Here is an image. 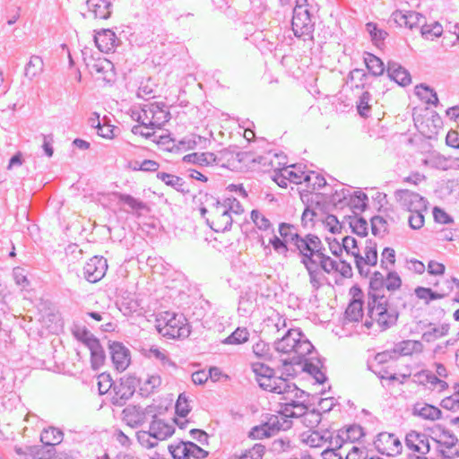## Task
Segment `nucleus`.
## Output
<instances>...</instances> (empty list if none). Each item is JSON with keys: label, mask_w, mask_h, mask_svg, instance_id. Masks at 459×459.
<instances>
[{"label": "nucleus", "mask_w": 459, "mask_h": 459, "mask_svg": "<svg viewBox=\"0 0 459 459\" xmlns=\"http://www.w3.org/2000/svg\"><path fill=\"white\" fill-rule=\"evenodd\" d=\"M274 349L285 356L281 361L286 371L290 370L286 368L288 366L302 365L303 370L309 373L317 383L326 381L325 374L321 371V359L316 358L314 346L299 329H289L281 338L274 342Z\"/></svg>", "instance_id": "f257e3e1"}, {"label": "nucleus", "mask_w": 459, "mask_h": 459, "mask_svg": "<svg viewBox=\"0 0 459 459\" xmlns=\"http://www.w3.org/2000/svg\"><path fill=\"white\" fill-rule=\"evenodd\" d=\"M385 278L379 272H375L369 281L368 291V316L364 325L369 329L377 324L381 331H385L396 325L399 313L393 307L384 294Z\"/></svg>", "instance_id": "f03ea898"}, {"label": "nucleus", "mask_w": 459, "mask_h": 459, "mask_svg": "<svg viewBox=\"0 0 459 459\" xmlns=\"http://www.w3.org/2000/svg\"><path fill=\"white\" fill-rule=\"evenodd\" d=\"M322 251H325V247L316 234L311 233L301 236L292 247V252L298 254L300 263L307 272L309 283L318 282L316 259Z\"/></svg>", "instance_id": "7ed1b4c3"}, {"label": "nucleus", "mask_w": 459, "mask_h": 459, "mask_svg": "<svg viewBox=\"0 0 459 459\" xmlns=\"http://www.w3.org/2000/svg\"><path fill=\"white\" fill-rule=\"evenodd\" d=\"M282 385L278 394L279 406L282 415L285 417L299 418L306 412V399L308 395L303 390L299 389L295 384L287 381L280 382Z\"/></svg>", "instance_id": "20e7f679"}, {"label": "nucleus", "mask_w": 459, "mask_h": 459, "mask_svg": "<svg viewBox=\"0 0 459 459\" xmlns=\"http://www.w3.org/2000/svg\"><path fill=\"white\" fill-rule=\"evenodd\" d=\"M157 330L164 337L180 339L188 337L191 331L183 315L165 311L157 318Z\"/></svg>", "instance_id": "39448f33"}, {"label": "nucleus", "mask_w": 459, "mask_h": 459, "mask_svg": "<svg viewBox=\"0 0 459 459\" xmlns=\"http://www.w3.org/2000/svg\"><path fill=\"white\" fill-rule=\"evenodd\" d=\"M170 119V112L164 102H152L143 105L136 121L145 126L160 128Z\"/></svg>", "instance_id": "423d86ee"}, {"label": "nucleus", "mask_w": 459, "mask_h": 459, "mask_svg": "<svg viewBox=\"0 0 459 459\" xmlns=\"http://www.w3.org/2000/svg\"><path fill=\"white\" fill-rule=\"evenodd\" d=\"M440 433L435 434V437H431V440L436 444V447L433 449V456L436 458L442 459H454L459 457V440L458 438L449 430L440 428Z\"/></svg>", "instance_id": "0eeeda50"}, {"label": "nucleus", "mask_w": 459, "mask_h": 459, "mask_svg": "<svg viewBox=\"0 0 459 459\" xmlns=\"http://www.w3.org/2000/svg\"><path fill=\"white\" fill-rule=\"evenodd\" d=\"M316 21L308 9H302L301 7L293 9V15L291 20V30L295 37L307 41H314V30Z\"/></svg>", "instance_id": "6e6552de"}, {"label": "nucleus", "mask_w": 459, "mask_h": 459, "mask_svg": "<svg viewBox=\"0 0 459 459\" xmlns=\"http://www.w3.org/2000/svg\"><path fill=\"white\" fill-rule=\"evenodd\" d=\"M430 438L425 433L416 430L408 432L404 443L407 449L412 452L410 456H414L416 459H435L430 448Z\"/></svg>", "instance_id": "1a4fd4ad"}, {"label": "nucleus", "mask_w": 459, "mask_h": 459, "mask_svg": "<svg viewBox=\"0 0 459 459\" xmlns=\"http://www.w3.org/2000/svg\"><path fill=\"white\" fill-rule=\"evenodd\" d=\"M232 216L221 200H215L211 205L210 216L206 218L207 225L215 232H225L231 229Z\"/></svg>", "instance_id": "9d476101"}, {"label": "nucleus", "mask_w": 459, "mask_h": 459, "mask_svg": "<svg viewBox=\"0 0 459 459\" xmlns=\"http://www.w3.org/2000/svg\"><path fill=\"white\" fill-rule=\"evenodd\" d=\"M155 411V407L149 405L142 407L135 404H128L122 411V420L129 427L137 429L151 420Z\"/></svg>", "instance_id": "9b49d317"}, {"label": "nucleus", "mask_w": 459, "mask_h": 459, "mask_svg": "<svg viewBox=\"0 0 459 459\" xmlns=\"http://www.w3.org/2000/svg\"><path fill=\"white\" fill-rule=\"evenodd\" d=\"M140 385V379L135 376L128 375L114 385V394L111 403L115 406H123L134 394L136 386Z\"/></svg>", "instance_id": "f8f14e48"}, {"label": "nucleus", "mask_w": 459, "mask_h": 459, "mask_svg": "<svg viewBox=\"0 0 459 459\" xmlns=\"http://www.w3.org/2000/svg\"><path fill=\"white\" fill-rule=\"evenodd\" d=\"M394 197L399 204L408 212H427L428 201L416 192L408 189H398Z\"/></svg>", "instance_id": "ddd939ff"}, {"label": "nucleus", "mask_w": 459, "mask_h": 459, "mask_svg": "<svg viewBox=\"0 0 459 459\" xmlns=\"http://www.w3.org/2000/svg\"><path fill=\"white\" fill-rule=\"evenodd\" d=\"M374 446L378 453L387 456L398 455L403 450L399 437L389 432L379 433L374 440Z\"/></svg>", "instance_id": "4468645a"}, {"label": "nucleus", "mask_w": 459, "mask_h": 459, "mask_svg": "<svg viewBox=\"0 0 459 459\" xmlns=\"http://www.w3.org/2000/svg\"><path fill=\"white\" fill-rule=\"evenodd\" d=\"M273 281L265 274L250 275L248 278V290L246 293L247 301L255 300L256 296L269 297L272 293V284Z\"/></svg>", "instance_id": "2eb2a0df"}, {"label": "nucleus", "mask_w": 459, "mask_h": 459, "mask_svg": "<svg viewBox=\"0 0 459 459\" xmlns=\"http://www.w3.org/2000/svg\"><path fill=\"white\" fill-rule=\"evenodd\" d=\"M425 16L415 11L395 10L390 17V22H394L399 27L413 30L420 28L425 22Z\"/></svg>", "instance_id": "dca6fc26"}, {"label": "nucleus", "mask_w": 459, "mask_h": 459, "mask_svg": "<svg viewBox=\"0 0 459 459\" xmlns=\"http://www.w3.org/2000/svg\"><path fill=\"white\" fill-rule=\"evenodd\" d=\"M108 350L114 368L125 371L131 362V353L127 347L120 342H108Z\"/></svg>", "instance_id": "f3484780"}, {"label": "nucleus", "mask_w": 459, "mask_h": 459, "mask_svg": "<svg viewBox=\"0 0 459 459\" xmlns=\"http://www.w3.org/2000/svg\"><path fill=\"white\" fill-rule=\"evenodd\" d=\"M82 342L91 351V363L93 369H99L105 362V351L99 339L88 331H84L82 337Z\"/></svg>", "instance_id": "a211bd4d"}, {"label": "nucleus", "mask_w": 459, "mask_h": 459, "mask_svg": "<svg viewBox=\"0 0 459 459\" xmlns=\"http://www.w3.org/2000/svg\"><path fill=\"white\" fill-rule=\"evenodd\" d=\"M107 269V259L103 256L95 255L89 259L83 267L84 278L89 282L95 283L105 276Z\"/></svg>", "instance_id": "6ab92c4d"}, {"label": "nucleus", "mask_w": 459, "mask_h": 459, "mask_svg": "<svg viewBox=\"0 0 459 459\" xmlns=\"http://www.w3.org/2000/svg\"><path fill=\"white\" fill-rule=\"evenodd\" d=\"M64 433L56 428L49 427L44 429L40 434V441L48 447L47 455L37 453L39 459H50L56 454L55 446L62 442Z\"/></svg>", "instance_id": "aec40b11"}, {"label": "nucleus", "mask_w": 459, "mask_h": 459, "mask_svg": "<svg viewBox=\"0 0 459 459\" xmlns=\"http://www.w3.org/2000/svg\"><path fill=\"white\" fill-rule=\"evenodd\" d=\"M316 270L318 272V286L310 283L314 290H318L323 286V281L325 279L322 272L330 274L332 273H337L338 262L326 254L325 251H322L317 259H316Z\"/></svg>", "instance_id": "412c9836"}, {"label": "nucleus", "mask_w": 459, "mask_h": 459, "mask_svg": "<svg viewBox=\"0 0 459 459\" xmlns=\"http://www.w3.org/2000/svg\"><path fill=\"white\" fill-rule=\"evenodd\" d=\"M149 429L151 430L153 438L158 441L167 439L168 437H171L175 432L174 426L158 418L155 411L151 418Z\"/></svg>", "instance_id": "4be33fe9"}, {"label": "nucleus", "mask_w": 459, "mask_h": 459, "mask_svg": "<svg viewBox=\"0 0 459 459\" xmlns=\"http://www.w3.org/2000/svg\"><path fill=\"white\" fill-rule=\"evenodd\" d=\"M88 12L95 19L107 20L112 13L111 0H86Z\"/></svg>", "instance_id": "5701e85b"}, {"label": "nucleus", "mask_w": 459, "mask_h": 459, "mask_svg": "<svg viewBox=\"0 0 459 459\" xmlns=\"http://www.w3.org/2000/svg\"><path fill=\"white\" fill-rule=\"evenodd\" d=\"M117 38L115 32L109 29H103L96 32L94 42L97 48L104 53L113 51L117 47Z\"/></svg>", "instance_id": "b1692460"}, {"label": "nucleus", "mask_w": 459, "mask_h": 459, "mask_svg": "<svg viewBox=\"0 0 459 459\" xmlns=\"http://www.w3.org/2000/svg\"><path fill=\"white\" fill-rule=\"evenodd\" d=\"M386 73L388 77L401 86H407L411 82V74L403 66L394 61L387 63Z\"/></svg>", "instance_id": "393cba45"}, {"label": "nucleus", "mask_w": 459, "mask_h": 459, "mask_svg": "<svg viewBox=\"0 0 459 459\" xmlns=\"http://www.w3.org/2000/svg\"><path fill=\"white\" fill-rule=\"evenodd\" d=\"M423 328L427 330L423 332L421 339L426 342H431L448 334L450 325L449 324H442L439 326H436L433 323H422Z\"/></svg>", "instance_id": "a878e982"}, {"label": "nucleus", "mask_w": 459, "mask_h": 459, "mask_svg": "<svg viewBox=\"0 0 459 459\" xmlns=\"http://www.w3.org/2000/svg\"><path fill=\"white\" fill-rule=\"evenodd\" d=\"M412 411L413 415L429 420H438L442 415V411L437 407L426 403H416Z\"/></svg>", "instance_id": "bb28decb"}, {"label": "nucleus", "mask_w": 459, "mask_h": 459, "mask_svg": "<svg viewBox=\"0 0 459 459\" xmlns=\"http://www.w3.org/2000/svg\"><path fill=\"white\" fill-rule=\"evenodd\" d=\"M183 161L199 166H211L219 163V160L213 152H193L185 155Z\"/></svg>", "instance_id": "cd10ccee"}, {"label": "nucleus", "mask_w": 459, "mask_h": 459, "mask_svg": "<svg viewBox=\"0 0 459 459\" xmlns=\"http://www.w3.org/2000/svg\"><path fill=\"white\" fill-rule=\"evenodd\" d=\"M157 178L183 195L189 193L187 184L182 178L178 176L167 172H158Z\"/></svg>", "instance_id": "c85d7f7f"}, {"label": "nucleus", "mask_w": 459, "mask_h": 459, "mask_svg": "<svg viewBox=\"0 0 459 459\" xmlns=\"http://www.w3.org/2000/svg\"><path fill=\"white\" fill-rule=\"evenodd\" d=\"M396 356H408L412 353H420L423 351V344L420 341L405 340L395 344L394 348Z\"/></svg>", "instance_id": "c756f323"}, {"label": "nucleus", "mask_w": 459, "mask_h": 459, "mask_svg": "<svg viewBox=\"0 0 459 459\" xmlns=\"http://www.w3.org/2000/svg\"><path fill=\"white\" fill-rule=\"evenodd\" d=\"M290 417H285L282 415L281 410L279 415H270L266 420L270 431L273 435L280 430H287L291 428L292 421L290 420Z\"/></svg>", "instance_id": "7c9ffc66"}, {"label": "nucleus", "mask_w": 459, "mask_h": 459, "mask_svg": "<svg viewBox=\"0 0 459 459\" xmlns=\"http://www.w3.org/2000/svg\"><path fill=\"white\" fill-rule=\"evenodd\" d=\"M302 437L303 442L310 447H321L331 437V431L325 430L320 433L319 431L312 430L303 433Z\"/></svg>", "instance_id": "2f4dec72"}, {"label": "nucleus", "mask_w": 459, "mask_h": 459, "mask_svg": "<svg viewBox=\"0 0 459 459\" xmlns=\"http://www.w3.org/2000/svg\"><path fill=\"white\" fill-rule=\"evenodd\" d=\"M112 195L116 200H117L118 204H123L127 205L132 211H143L146 209L147 205L143 201L134 198L133 195L128 194H123L120 192H113Z\"/></svg>", "instance_id": "473e14b6"}, {"label": "nucleus", "mask_w": 459, "mask_h": 459, "mask_svg": "<svg viewBox=\"0 0 459 459\" xmlns=\"http://www.w3.org/2000/svg\"><path fill=\"white\" fill-rule=\"evenodd\" d=\"M368 74L359 68H355L349 73L348 82H351L352 89L364 90L368 85Z\"/></svg>", "instance_id": "72a5a7b5"}, {"label": "nucleus", "mask_w": 459, "mask_h": 459, "mask_svg": "<svg viewBox=\"0 0 459 459\" xmlns=\"http://www.w3.org/2000/svg\"><path fill=\"white\" fill-rule=\"evenodd\" d=\"M279 233L283 239L289 243L290 246H294L300 238L301 235L299 233L298 228L290 223L281 222L279 225Z\"/></svg>", "instance_id": "f704fd0d"}, {"label": "nucleus", "mask_w": 459, "mask_h": 459, "mask_svg": "<svg viewBox=\"0 0 459 459\" xmlns=\"http://www.w3.org/2000/svg\"><path fill=\"white\" fill-rule=\"evenodd\" d=\"M363 316V301L361 299H353L345 310V319L350 322H358Z\"/></svg>", "instance_id": "c9c22d12"}, {"label": "nucleus", "mask_w": 459, "mask_h": 459, "mask_svg": "<svg viewBox=\"0 0 459 459\" xmlns=\"http://www.w3.org/2000/svg\"><path fill=\"white\" fill-rule=\"evenodd\" d=\"M44 62L39 56H31L24 68V75L32 80L43 72Z\"/></svg>", "instance_id": "e433bc0d"}, {"label": "nucleus", "mask_w": 459, "mask_h": 459, "mask_svg": "<svg viewBox=\"0 0 459 459\" xmlns=\"http://www.w3.org/2000/svg\"><path fill=\"white\" fill-rule=\"evenodd\" d=\"M364 63L367 69L373 76L382 75L385 71L383 61L371 53H365Z\"/></svg>", "instance_id": "4c0bfd02"}, {"label": "nucleus", "mask_w": 459, "mask_h": 459, "mask_svg": "<svg viewBox=\"0 0 459 459\" xmlns=\"http://www.w3.org/2000/svg\"><path fill=\"white\" fill-rule=\"evenodd\" d=\"M415 94L427 104L437 106L438 104V98L434 89L429 86L420 83L415 87Z\"/></svg>", "instance_id": "58836bf2"}, {"label": "nucleus", "mask_w": 459, "mask_h": 459, "mask_svg": "<svg viewBox=\"0 0 459 459\" xmlns=\"http://www.w3.org/2000/svg\"><path fill=\"white\" fill-rule=\"evenodd\" d=\"M346 204H348L354 213L363 212L368 206V196L361 191H356L350 195Z\"/></svg>", "instance_id": "ea45409f"}, {"label": "nucleus", "mask_w": 459, "mask_h": 459, "mask_svg": "<svg viewBox=\"0 0 459 459\" xmlns=\"http://www.w3.org/2000/svg\"><path fill=\"white\" fill-rule=\"evenodd\" d=\"M338 431L343 437L346 444H352L359 440L365 435L363 428L357 424L350 425L345 429H339Z\"/></svg>", "instance_id": "a19ab883"}, {"label": "nucleus", "mask_w": 459, "mask_h": 459, "mask_svg": "<svg viewBox=\"0 0 459 459\" xmlns=\"http://www.w3.org/2000/svg\"><path fill=\"white\" fill-rule=\"evenodd\" d=\"M281 381H287V379L276 377L274 374H272L271 376L264 378H258L257 383L262 389L278 394L282 386V385H280V382Z\"/></svg>", "instance_id": "79ce46f5"}, {"label": "nucleus", "mask_w": 459, "mask_h": 459, "mask_svg": "<svg viewBox=\"0 0 459 459\" xmlns=\"http://www.w3.org/2000/svg\"><path fill=\"white\" fill-rule=\"evenodd\" d=\"M249 332L246 327H238L228 337L221 341L223 344L239 345L245 343L249 339Z\"/></svg>", "instance_id": "37998d69"}, {"label": "nucleus", "mask_w": 459, "mask_h": 459, "mask_svg": "<svg viewBox=\"0 0 459 459\" xmlns=\"http://www.w3.org/2000/svg\"><path fill=\"white\" fill-rule=\"evenodd\" d=\"M334 192L331 194V203L335 206L342 207L346 204L351 194V190L345 188L342 184L339 183L334 186Z\"/></svg>", "instance_id": "c03bdc74"}, {"label": "nucleus", "mask_w": 459, "mask_h": 459, "mask_svg": "<svg viewBox=\"0 0 459 459\" xmlns=\"http://www.w3.org/2000/svg\"><path fill=\"white\" fill-rule=\"evenodd\" d=\"M304 169L305 167L301 164H295L285 168V172L289 176V181L294 184H301L305 182L307 171Z\"/></svg>", "instance_id": "a18cd8bd"}, {"label": "nucleus", "mask_w": 459, "mask_h": 459, "mask_svg": "<svg viewBox=\"0 0 459 459\" xmlns=\"http://www.w3.org/2000/svg\"><path fill=\"white\" fill-rule=\"evenodd\" d=\"M265 453V446L260 443L255 444L251 448L235 454L236 459H262Z\"/></svg>", "instance_id": "49530a36"}, {"label": "nucleus", "mask_w": 459, "mask_h": 459, "mask_svg": "<svg viewBox=\"0 0 459 459\" xmlns=\"http://www.w3.org/2000/svg\"><path fill=\"white\" fill-rule=\"evenodd\" d=\"M371 222V232L376 237L384 238L388 233V222L387 219L383 216H373L370 220Z\"/></svg>", "instance_id": "de8ad7c7"}, {"label": "nucleus", "mask_w": 459, "mask_h": 459, "mask_svg": "<svg viewBox=\"0 0 459 459\" xmlns=\"http://www.w3.org/2000/svg\"><path fill=\"white\" fill-rule=\"evenodd\" d=\"M307 191H316L326 186L325 178L315 171H307L306 181Z\"/></svg>", "instance_id": "09e8293b"}, {"label": "nucleus", "mask_w": 459, "mask_h": 459, "mask_svg": "<svg viewBox=\"0 0 459 459\" xmlns=\"http://www.w3.org/2000/svg\"><path fill=\"white\" fill-rule=\"evenodd\" d=\"M251 220L255 225V227L262 231L271 230L273 232V224L270 220L266 218L261 212L258 210H253L251 212Z\"/></svg>", "instance_id": "8fccbe9b"}, {"label": "nucleus", "mask_w": 459, "mask_h": 459, "mask_svg": "<svg viewBox=\"0 0 459 459\" xmlns=\"http://www.w3.org/2000/svg\"><path fill=\"white\" fill-rule=\"evenodd\" d=\"M371 100L372 96L368 91H363L362 94L359 96L357 101V110L360 117H369L371 110Z\"/></svg>", "instance_id": "3c124183"}, {"label": "nucleus", "mask_w": 459, "mask_h": 459, "mask_svg": "<svg viewBox=\"0 0 459 459\" xmlns=\"http://www.w3.org/2000/svg\"><path fill=\"white\" fill-rule=\"evenodd\" d=\"M189 441H180L176 445H169V451L173 459H189Z\"/></svg>", "instance_id": "603ef678"}, {"label": "nucleus", "mask_w": 459, "mask_h": 459, "mask_svg": "<svg viewBox=\"0 0 459 459\" xmlns=\"http://www.w3.org/2000/svg\"><path fill=\"white\" fill-rule=\"evenodd\" d=\"M269 243L272 245L275 252L284 257H288L290 253L292 252V246L289 247V243L286 239H283L282 238H280L276 235H273V237L270 238Z\"/></svg>", "instance_id": "864d4df0"}, {"label": "nucleus", "mask_w": 459, "mask_h": 459, "mask_svg": "<svg viewBox=\"0 0 459 459\" xmlns=\"http://www.w3.org/2000/svg\"><path fill=\"white\" fill-rule=\"evenodd\" d=\"M442 32L443 28L437 22H434L430 24H427L425 22L421 25L420 33L427 39H433L434 38L440 36Z\"/></svg>", "instance_id": "5fc2aeb1"}, {"label": "nucleus", "mask_w": 459, "mask_h": 459, "mask_svg": "<svg viewBox=\"0 0 459 459\" xmlns=\"http://www.w3.org/2000/svg\"><path fill=\"white\" fill-rule=\"evenodd\" d=\"M415 295L418 299L425 300L426 304H429L431 300L446 297V294L433 291L430 288L426 287H417L415 289Z\"/></svg>", "instance_id": "6e6d98bb"}, {"label": "nucleus", "mask_w": 459, "mask_h": 459, "mask_svg": "<svg viewBox=\"0 0 459 459\" xmlns=\"http://www.w3.org/2000/svg\"><path fill=\"white\" fill-rule=\"evenodd\" d=\"M299 417L302 418V423L309 429L316 427L322 420V415L318 411L315 409L308 411L307 406L306 412Z\"/></svg>", "instance_id": "4d7b16f0"}, {"label": "nucleus", "mask_w": 459, "mask_h": 459, "mask_svg": "<svg viewBox=\"0 0 459 459\" xmlns=\"http://www.w3.org/2000/svg\"><path fill=\"white\" fill-rule=\"evenodd\" d=\"M118 309L125 316H131L139 308V303L136 299L131 297L123 298L117 302Z\"/></svg>", "instance_id": "13d9d810"}, {"label": "nucleus", "mask_w": 459, "mask_h": 459, "mask_svg": "<svg viewBox=\"0 0 459 459\" xmlns=\"http://www.w3.org/2000/svg\"><path fill=\"white\" fill-rule=\"evenodd\" d=\"M136 438L139 444L146 449H151L158 446V440L153 438L151 430H139L136 432Z\"/></svg>", "instance_id": "bf43d9fd"}, {"label": "nucleus", "mask_w": 459, "mask_h": 459, "mask_svg": "<svg viewBox=\"0 0 459 459\" xmlns=\"http://www.w3.org/2000/svg\"><path fill=\"white\" fill-rule=\"evenodd\" d=\"M161 379L159 376L149 377L143 385L140 386V394L143 396H149L160 385Z\"/></svg>", "instance_id": "052dcab7"}, {"label": "nucleus", "mask_w": 459, "mask_h": 459, "mask_svg": "<svg viewBox=\"0 0 459 459\" xmlns=\"http://www.w3.org/2000/svg\"><path fill=\"white\" fill-rule=\"evenodd\" d=\"M350 227L352 232L359 237L368 235V222L363 217L354 216L350 221Z\"/></svg>", "instance_id": "680f3d73"}, {"label": "nucleus", "mask_w": 459, "mask_h": 459, "mask_svg": "<svg viewBox=\"0 0 459 459\" xmlns=\"http://www.w3.org/2000/svg\"><path fill=\"white\" fill-rule=\"evenodd\" d=\"M365 256H362V259L368 264H371V265H376L377 263V243L372 239L366 240L365 247Z\"/></svg>", "instance_id": "e2e57ef3"}, {"label": "nucleus", "mask_w": 459, "mask_h": 459, "mask_svg": "<svg viewBox=\"0 0 459 459\" xmlns=\"http://www.w3.org/2000/svg\"><path fill=\"white\" fill-rule=\"evenodd\" d=\"M106 117H103V123L98 127L97 134L105 139H113L116 137L117 133L119 132V128L117 126H112L108 123H106Z\"/></svg>", "instance_id": "0e129e2a"}, {"label": "nucleus", "mask_w": 459, "mask_h": 459, "mask_svg": "<svg viewBox=\"0 0 459 459\" xmlns=\"http://www.w3.org/2000/svg\"><path fill=\"white\" fill-rule=\"evenodd\" d=\"M229 213L240 215L244 212V207L241 203L234 196L226 197L221 200Z\"/></svg>", "instance_id": "69168bd1"}, {"label": "nucleus", "mask_w": 459, "mask_h": 459, "mask_svg": "<svg viewBox=\"0 0 459 459\" xmlns=\"http://www.w3.org/2000/svg\"><path fill=\"white\" fill-rule=\"evenodd\" d=\"M272 436L273 434L271 433L266 422L253 427L248 433V437H250L251 439H263L264 437H269Z\"/></svg>", "instance_id": "338daca9"}, {"label": "nucleus", "mask_w": 459, "mask_h": 459, "mask_svg": "<svg viewBox=\"0 0 459 459\" xmlns=\"http://www.w3.org/2000/svg\"><path fill=\"white\" fill-rule=\"evenodd\" d=\"M253 353L264 360L271 359L270 346L264 341H258L253 345Z\"/></svg>", "instance_id": "774afa93"}]
</instances>
